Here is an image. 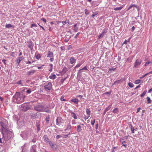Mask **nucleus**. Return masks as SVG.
<instances>
[{
  "mask_svg": "<svg viewBox=\"0 0 152 152\" xmlns=\"http://www.w3.org/2000/svg\"><path fill=\"white\" fill-rule=\"evenodd\" d=\"M56 77L55 75H51L50 76V79H54L56 78Z\"/></svg>",
  "mask_w": 152,
  "mask_h": 152,
  "instance_id": "obj_28",
  "label": "nucleus"
},
{
  "mask_svg": "<svg viewBox=\"0 0 152 152\" xmlns=\"http://www.w3.org/2000/svg\"><path fill=\"white\" fill-rule=\"evenodd\" d=\"M134 7H136L137 10L138 11L139 10V7L134 4H132L129 7V8L128 9V10H129L130 9H131V10H134Z\"/></svg>",
  "mask_w": 152,
  "mask_h": 152,
  "instance_id": "obj_8",
  "label": "nucleus"
},
{
  "mask_svg": "<svg viewBox=\"0 0 152 152\" xmlns=\"http://www.w3.org/2000/svg\"><path fill=\"white\" fill-rule=\"evenodd\" d=\"M23 58H24L23 56L18 57L16 59L15 61L16 62V63H17L18 65L19 64L20 62Z\"/></svg>",
  "mask_w": 152,
  "mask_h": 152,
  "instance_id": "obj_9",
  "label": "nucleus"
},
{
  "mask_svg": "<svg viewBox=\"0 0 152 152\" xmlns=\"http://www.w3.org/2000/svg\"><path fill=\"white\" fill-rule=\"evenodd\" d=\"M71 114L72 115H73L72 116L75 119H77V117L76 115V114L74 113L73 112H71Z\"/></svg>",
  "mask_w": 152,
  "mask_h": 152,
  "instance_id": "obj_26",
  "label": "nucleus"
},
{
  "mask_svg": "<svg viewBox=\"0 0 152 152\" xmlns=\"http://www.w3.org/2000/svg\"><path fill=\"white\" fill-rule=\"evenodd\" d=\"M67 39H69L71 38V36H70L69 35H68V34H66V37H65Z\"/></svg>",
  "mask_w": 152,
  "mask_h": 152,
  "instance_id": "obj_48",
  "label": "nucleus"
},
{
  "mask_svg": "<svg viewBox=\"0 0 152 152\" xmlns=\"http://www.w3.org/2000/svg\"><path fill=\"white\" fill-rule=\"evenodd\" d=\"M141 60L139 59L137 60L134 63V67H137L141 64Z\"/></svg>",
  "mask_w": 152,
  "mask_h": 152,
  "instance_id": "obj_11",
  "label": "nucleus"
},
{
  "mask_svg": "<svg viewBox=\"0 0 152 152\" xmlns=\"http://www.w3.org/2000/svg\"><path fill=\"white\" fill-rule=\"evenodd\" d=\"M147 102L148 103H151V100L149 97H148L147 98Z\"/></svg>",
  "mask_w": 152,
  "mask_h": 152,
  "instance_id": "obj_35",
  "label": "nucleus"
},
{
  "mask_svg": "<svg viewBox=\"0 0 152 152\" xmlns=\"http://www.w3.org/2000/svg\"><path fill=\"white\" fill-rule=\"evenodd\" d=\"M30 152H36V146L35 145H34L31 147V148L30 150Z\"/></svg>",
  "mask_w": 152,
  "mask_h": 152,
  "instance_id": "obj_16",
  "label": "nucleus"
},
{
  "mask_svg": "<svg viewBox=\"0 0 152 152\" xmlns=\"http://www.w3.org/2000/svg\"><path fill=\"white\" fill-rule=\"evenodd\" d=\"M67 71V69L66 67H65L62 70V72L64 73H65L66 71Z\"/></svg>",
  "mask_w": 152,
  "mask_h": 152,
  "instance_id": "obj_49",
  "label": "nucleus"
},
{
  "mask_svg": "<svg viewBox=\"0 0 152 152\" xmlns=\"http://www.w3.org/2000/svg\"><path fill=\"white\" fill-rule=\"evenodd\" d=\"M87 114L88 115H90V114L91 111L90 110L88 109H87L86 110Z\"/></svg>",
  "mask_w": 152,
  "mask_h": 152,
  "instance_id": "obj_29",
  "label": "nucleus"
},
{
  "mask_svg": "<svg viewBox=\"0 0 152 152\" xmlns=\"http://www.w3.org/2000/svg\"><path fill=\"white\" fill-rule=\"evenodd\" d=\"M36 141V139L35 138H33L32 141V142L35 143Z\"/></svg>",
  "mask_w": 152,
  "mask_h": 152,
  "instance_id": "obj_63",
  "label": "nucleus"
},
{
  "mask_svg": "<svg viewBox=\"0 0 152 152\" xmlns=\"http://www.w3.org/2000/svg\"><path fill=\"white\" fill-rule=\"evenodd\" d=\"M146 92H147V90H145L144 91V92H143V93L141 94L140 95V96L142 97H143L146 94Z\"/></svg>",
  "mask_w": 152,
  "mask_h": 152,
  "instance_id": "obj_30",
  "label": "nucleus"
},
{
  "mask_svg": "<svg viewBox=\"0 0 152 152\" xmlns=\"http://www.w3.org/2000/svg\"><path fill=\"white\" fill-rule=\"evenodd\" d=\"M80 34V32H78V33H77V34H76V36H75V38H77V37H78V36Z\"/></svg>",
  "mask_w": 152,
  "mask_h": 152,
  "instance_id": "obj_60",
  "label": "nucleus"
},
{
  "mask_svg": "<svg viewBox=\"0 0 152 152\" xmlns=\"http://www.w3.org/2000/svg\"><path fill=\"white\" fill-rule=\"evenodd\" d=\"M15 27L14 26L12 25L11 24H6V25L5 26V27L6 28H14Z\"/></svg>",
  "mask_w": 152,
  "mask_h": 152,
  "instance_id": "obj_22",
  "label": "nucleus"
},
{
  "mask_svg": "<svg viewBox=\"0 0 152 152\" xmlns=\"http://www.w3.org/2000/svg\"><path fill=\"white\" fill-rule=\"evenodd\" d=\"M104 35V34H103V33H102L99 36V39H100V38H102L103 37Z\"/></svg>",
  "mask_w": 152,
  "mask_h": 152,
  "instance_id": "obj_42",
  "label": "nucleus"
},
{
  "mask_svg": "<svg viewBox=\"0 0 152 152\" xmlns=\"http://www.w3.org/2000/svg\"><path fill=\"white\" fill-rule=\"evenodd\" d=\"M33 134L32 130L31 129H28L23 132L22 133V137L24 138H26L28 135H31Z\"/></svg>",
  "mask_w": 152,
  "mask_h": 152,
  "instance_id": "obj_4",
  "label": "nucleus"
},
{
  "mask_svg": "<svg viewBox=\"0 0 152 152\" xmlns=\"http://www.w3.org/2000/svg\"><path fill=\"white\" fill-rule=\"evenodd\" d=\"M37 25L36 24H31V27H37Z\"/></svg>",
  "mask_w": 152,
  "mask_h": 152,
  "instance_id": "obj_57",
  "label": "nucleus"
},
{
  "mask_svg": "<svg viewBox=\"0 0 152 152\" xmlns=\"http://www.w3.org/2000/svg\"><path fill=\"white\" fill-rule=\"evenodd\" d=\"M34 46V44L32 41L28 42L27 46L30 48L31 50H32L33 49Z\"/></svg>",
  "mask_w": 152,
  "mask_h": 152,
  "instance_id": "obj_10",
  "label": "nucleus"
},
{
  "mask_svg": "<svg viewBox=\"0 0 152 152\" xmlns=\"http://www.w3.org/2000/svg\"><path fill=\"white\" fill-rule=\"evenodd\" d=\"M43 138L44 139L45 141L48 142L49 141V139L46 135H44L43 137Z\"/></svg>",
  "mask_w": 152,
  "mask_h": 152,
  "instance_id": "obj_25",
  "label": "nucleus"
},
{
  "mask_svg": "<svg viewBox=\"0 0 152 152\" xmlns=\"http://www.w3.org/2000/svg\"><path fill=\"white\" fill-rule=\"evenodd\" d=\"M47 57L50 58L53 57V53L51 52L50 51H49L48 53Z\"/></svg>",
  "mask_w": 152,
  "mask_h": 152,
  "instance_id": "obj_15",
  "label": "nucleus"
},
{
  "mask_svg": "<svg viewBox=\"0 0 152 152\" xmlns=\"http://www.w3.org/2000/svg\"><path fill=\"white\" fill-rule=\"evenodd\" d=\"M37 131H39L40 129V128L39 125V124L37 125Z\"/></svg>",
  "mask_w": 152,
  "mask_h": 152,
  "instance_id": "obj_45",
  "label": "nucleus"
},
{
  "mask_svg": "<svg viewBox=\"0 0 152 152\" xmlns=\"http://www.w3.org/2000/svg\"><path fill=\"white\" fill-rule=\"evenodd\" d=\"M35 56L36 58L37 59H39L41 57V56L39 54L37 53H36L35 54Z\"/></svg>",
  "mask_w": 152,
  "mask_h": 152,
  "instance_id": "obj_24",
  "label": "nucleus"
},
{
  "mask_svg": "<svg viewBox=\"0 0 152 152\" xmlns=\"http://www.w3.org/2000/svg\"><path fill=\"white\" fill-rule=\"evenodd\" d=\"M98 13V12H95L93 13V14L92 15L91 17H94L95 15H97Z\"/></svg>",
  "mask_w": 152,
  "mask_h": 152,
  "instance_id": "obj_40",
  "label": "nucleus"
},
{
  "mask_svg": "<svg viewBox=\"0 0 152 152\" xmlns=\"http://www.w3.org/2000/svg\"><path fill=\"white\" fill-rule=\"evenodd\" d=\"M140 87V84L138 86H137L136 87L134 88V89H136L139 88Z\"/></svg>",
  "mask_w": 152,
  "mask_h": 152,
  "instance_id": "obj_62",
  "label": "nucleus"
},
{
  "mask_svg": "<svg viewBox=\"0 0 152 152\" xmlns=\"http://www.w3.org/2000/svg\"><path fill=\"white\" fill-rule=\"evenodd\" d=\"M81 125L83 126V124H81L80 125H79L77 126V132H79L82 130Z\"/></svg>",
  "mask_w": 152,
  "mask_h": 152,
  "instance_id": "obj_14",
  "label": "nucleus"
},
{
  "mask_svg": "<svg viewBox=\"0 0 152 152\" xmlns=\"http://www.w3.org/2000/svg\"><path fill=\"white\" fill-rule=\"evenodd\" d=\"M62 101H65L66 100L64 99V97L63 96H61V98L60 99Z\"/></svg>",
  "mask_w": 152,
  "mask_h": 152,
  "instance_id": "obj_50",
  "label": "nucleus"
},
{
  "mask_svg": "<svg viewBox=\"0 0 152 152\" xmlns=\"http://www.w3.org/2000/svg\"><path fill=\"white\" fill-rule=\"evenodd\" d=\"M36 72V70H31L30 71L27 72V75H33Z\"/></svg>",
  "mask_w": 152,
  "mask_h": 152,
  "instance_id": "obj_12",
  "label": "nucleus"
},
{
  "mask_svg": "<svg viewBox=\"0 0 152 152\" xmlns=\"http://www.w3.org/2000/svg\"><path fill=\"white\" fill-rule=\"evenodd\" d=\"M43 111H45L47 113H51V111L49 109H48L45 110H43Z\"/></svg>",
  "mask_w": 152,
  "mask_h": 152,
  "instance_id": "obj_41",
  "label": "nucleus"
},
{
  "mask_svg": "<svg viewBox=\"0 0 152 152\" xmlns=\"http://www.w3.org/2000/svg\"><path fill=\"white\" fill-rule=\"evenodd\" d=\"M22 80H20L19 81H18L17 82H16V83L18 85H22L23 84L22 83Z\"/></svg>",
  "mask_w": 152,
  "mask_h": 152,
  "instance_id": "obj_37",
  "label": "nucleus"
},
{
  "mask_svg": "<svg viewBox=\"0 0 152 152\" xmlns=\"http://www.w3.org/2000/svg\"><path fill=\"white\" fill-rule=\"evenodd\" d=\"M37 116V114H33L31 115V117L33 118H36V116Z\"/></svg>",
  "mask_w": 152,
  "mask_h": 152,
  "instance_id": "obj_32",
  "label": "nucleus"
},
{
  "mask_svg": "<svg viewBox=\"0 0 152 152\" xmlns=\"http://www.w3.org/2000/svg\"><path fill=\"white\" fill-rule=\"evenodd\" d=\"M41 20L44 22L45 23H46V20L44 18H42L41 19Z\"/></svg>",
  "mask_w": 152,
  "mask_h": 152,
  "instance_id": "obj_54",
  "label": "nucleus"
},
{
  "mask_svg": "<svg viewBox=\"0 0 152 152\" xmlns=\"http://www.w3.org/2000/svg\"><path fill=\"white\" fill-rule=\"evenodd\" d=\"M70 134V132L69 133V134H66V135H63L64 136V138H66L69 135V134Z\"/></svg>",
  "mask_w": 152,
  "mask_h": 152,
  "instance_id": "obj_52",
  "label": "nucleus"
},
{
  "mask_svg": "<svg viewBox=\"0 0 152 152\" xmlns=\"http://www.w3.org/2000/svg\"><path fill=\"white\" fill-rule=\"evenodd\" d=\"M141 81H142V80L139 79L135 81L134 83L135 84H137L139 83H140Z\"/></svg>",
  "mask_w": 152,
  "mask_h": 152,
  "instance_id": "obj_27",
  "label": "nucleus"
},
{
  "mask_svg": "<svg viewBox=\"0 0 152 152\" xmlns=\"http://www.w3.org/2000/svg\"><path fill=\"white\" fill-rule=\"evenodd\" d=\"M45 120L46 121H48H48L50 120V116L49 115L48 116L45 118Z\"/></svg>",
  "mask_w": 152,
  "mask_h": 152,
  "instance_id": "obj_39",
  "label": "nucleus"
},
{
  "mask_svg": "<svg viewBox=\"0 0 152 152\" xmlns=\"http://www.w3.org/2000/svg\"><path fill=\"white\" fill-rule=\"evenodd\" d=\"M31 92V89H29L26 91V93L27 94H30Z\"/></svg>",
  "mask_w": 152,
  "mask_h": 152,
  "instance_id": "obj_53",
  "label": "nucleus"
},
{
  "mask_svg": "<svg viewBox=\"0 0 152 152\" xmlns=\"http://www.w3.org/2000/svg\"><path fill=\"white\" fill-rule=\"evenodd\" d=\"M2 134L3 137L5 141H7L10 139L13 135V133L12 131H9L7 129L2 131Z\"/></svg>",
  "mask_w": 152,
  "mask_h": 152,
  "instance_id": "obj_2",
  "label": "nucleus"
},
{
  "mask_svg": "<svg viewBox=\"0 0 152 152\" xmlns=\"http://www.w3.org/2000/svg\"><path fill=\"white\" fill-rule=\"evenodd\" d=\"M118 111V109L117 108H115L113 110V112L114 113H116Z\"/></svg>",
  "mask_w": 152,
  "mask_h": 152,
  "instance_id": "obj_34",
  "label": "nucleus"
},
{
  "mask_svg": "<svg viewBox=\"0 0 152 152\" xmlns=\"http://www.w3.org/2000/svg\"><path fill=\"white\" fill-rule=\"evenodd\" d=\"M95 122V120H94L93 121H91V123L92 125H94V123Z\"/></svg>",
  "mask_w": 152,
  "mask_h": 152,
  "instance_id": "obj_55",
  "label": "nucleus"
},
{
  "mask_svg": "<svg viewBox=\"0 0 152 152\" xmlns=\"http://www.w3.org/2000/svg\"><path fill=\"white\" fill-rule=\"evenodd\" d=\"M107 32V30L106 29H104L103 30L102 33H103V34L104 35V34L106 33Z\"/></svg>",
  "mask_w": 152,
  "mask_h": 152,
  "instance_id": "obj_44",
  "label": "nucleus"
},
{
  "mask_svg": "<svg viewBox=\"0 0 152 152\" xmlns=\"http://www.w3.org/2000/svg\"><path fill=\"white\" fill-rule=\"evenodd\" d=\"M81 64L79 63L77 64V65L75 66V68L79 67Z\"/></svg>",
  "mask_w": 152,
  "mask_h": 152,
  "instance_id": "obj_51",
  "label": "nucleus"
},
{
  "mask_svg": "<svg viewBox=\"0 0 152 152\" xmlns=\"http://www.w3.org/2000/svg\"><path fill=\"white\" fill-rule=\"evenodd\" d=\"M135 28L134 27V26H133L132 28V31L133 32L134 31V30L135 29Z\"/></svg>",
  "mask_w": 152,
  "mask_h": 152,
  "instance_id": "obj_64",
  "label": "nucleus"
},
{
  "mask_svg": "<svg viewBox=\"0 0 152 152\" xmlns=\"http://www.w3.org/2000/svg\"><path fill=\"white\" fill-rule=\"evenodd\" d=\"M24 90L22 91L21 92H17L13 96V98L16 101L15 102L18 104H20L23 102L26 97L25 95L23 93Z\"/></svg>",
  "mask_w": 152,
  "mask_h": 152,
  "instance_id": "obj_1",
  "label": "nucleus"
},
{
  "mask_svg": "<svg viewBox=\"0 0 152 152\" xmlns=\"http://www.w3.org/2000/svg\"><path fill=\"white\" fill-rule=\"evenodd\" d=\"M83 70H88V69L87 68V67L86 66H85L83 68L81 69H80L79 70L78 72L77 73V77L81 76V71Z\"/></svg>",
  "mask_w": 152,
  "mask_h": 152,
  "instance_id": "obj_13",
  "label": "nucleus"
},
{
  "mask_svg": "<svg viewBox=\"0 0 152 152\" xmlns=\"http://www.w3.org/2000/svg\"><path fill=\"white\" fill-rule=\"evenodd\" d=\"M34 109L39 112L43 111L44 109V106L41 104H39L37 105L34 108Z\"/></svg>",
  "mask_w": 152,
  "mask_h": 152,
  "instance_id": "obj_5",
  "label": "nucleus"
},
{
  "mask_svg": "<svg viewBox=\"0 0 152 152\" xmlns=\"http://www.w3.org/2000/svg\"><path fill=\"white\" fill-rule=\"evenodd\" d=\"M70 63L71 64H72L74 63L75 62L76 60L73 57H72L70 59Z\"/></svg>",
  "mask_w": 152,
  "mask_h": 152,
  "instance_id": "obj_23",
  "label": "nucleus"
},
{
  "mask_svg": "<svg viewBox=\"0 0 152 152\" xmlns=\"http://www.w3.org/2000/svg\"><path fill=\"white\" fill-rule=\"evenodd\" d=\"M21 110L23 111L28 110L30 108V106L27 104H24L20 105Z\"/></svg>",
  "mask_w": 152,
  "mask_h": 152,
  "instance_id": "obj_6",
  "label": "nucleus"
},
{
  "mask_svg": "<svg viewBox=\"0 0 152 152\" xmlns=\"http://www.w3.org/2000/svg\"><path fill=\"white\" fill-rule=\"evenodd\" d=\"M111 107V105H110L107 107L105 109H107V111L110 109Z\"/></svg>",
  "mask_w": 152,
  "mask_h": 152,
  "instance_id": "obj_56",
  "label": "nucleus"
},
{
  "mask_svg": "<svg viewBox=\"0 0 152 152\" xmlns=\"http://www.w3.org/2000/svg\"><path fill=\"white\" fill-rule=\"evenodd\" d=\"M85 14L86 15H87L89 14V12H88V11L87 10V9H86L85 10Z\"/></svg>",
  "mask_w": 152,
  "mask_h": 152,
  "instance_id": "obj_43",
  "label": "nucleus"
},
{
  "mask_svg": "<svg viewBox=\"0 0 152 152\" xmlns=\"http://www.w3.org/2000/svg\"><path fill=\"white\" fill-rule=\"evenodd\" d=\"M61 118L60 117H57L56 119V124L57 125H59V122H60Z\"/></svg>",
  "mask_w": 152,
  "mask_h": 152,
  "instance_id": "obj_19",
  "label": "nucleus"
},
{
  "mask_svg": "<svg viewBox=\"0 0 152 152\" xmlns=\"http://www.w3.org/2000/svg\"><path fill=\"white\" fill-rule=\"evenodd\" d=\"M140 109H141V108L140 107L138 108L137 110V111L136 113H137L138 112H139Z\"/></svg>",
  "mask_w": 152,
  "mask_h": 152,
  "instance_id": "obj_59",
  "label": "nucleus"
},
{
  "mask_svg": "<svg viewBox=\"0 0 152 152\" xmlns=\"http://www.w3.org/2000/svg\"><path fill=\"white\" fill-rule=\"evenodd\" d=\"M152 64V61H148V62H147L145 64V66H148V64Z\"/></svg>",
  "mask_w": 152,
  "mask_h": 152,
  "instance_id": "obj_33",
  "label": "nucleus"
},
{
  "mask_svg": "<svg viewBox=\"0 0 152 152\" xmlns=\"http://www.w3.org/2000/svg\"><path fill=\"white\" fill-rule=\"evenodd\" d=\"M71 125H70V121H69L67 125V128H66V129L65 130V131H66L67 130L70 129H71Z\"/></svg>",
  "mask_w": 152,
  "mask_h": 152,
  "instance_id": "obj_21",
  "label": "nucleus"
},
{
  "mask_svg": "<svg viewBox=\"0 0 152 152\" xmlns=\"http://www.w3.org/2000/svg\"><path fill=\"white\" fill-rule=\"evenodd\" d=\"M152 74V71L149 72V73H147L145 74L144 75H142V77H140V79H142L145 77L146 76L148 75L149 74Z\"/></svg>",
  "mask_w": 152,
  "mask_h": 152,
  "instance_id": "obj_18",
  "label": "nucleus"
},
{
  "mask_svg": "<svg viewBox=\"0 0 152 152\" xmlns=\"http://www.w3.org/2000/svg\"><path fill=\"white\" fill-rule=\"evenodd\" d=\"M46 90H50L52 88V84L50 82L49 83L48 85H45L44 86Z\"/></svg>",
  "mask_w": 152,
  "mask_h": 152,
  "instance_id": "obj_7",
  "label": "nucleus"
},
{
  "mask_svg": "<svg viewBox=\"0 0 152 152\" xmlns=\"http://www.w3.org/2000/svg\"><path fill=\"white\" fill-rule=\"evenodd\" d=\"M7 121L6 120L2 117L0 118V125L2 131L7 129Z\"/></svg>",
  "mask_w": 152,
  "mask_h": 152,
  "instance_id": "obj_3",
  "label": "nucleus"
},
{
  "mask_svg": "<svg viewBox=\"0 0 152 152\" xmlns=\"http://www.w3.org/2000/svg\"><path fill=\"white\" fill-rule=\"evenodd\" d=\"M129 86L131 88H132L133 87L134 85L133 84L131 83H128Z\"/></svg>",
  "mask_w": 152,
  "mask_h": 152,
  "instance_id": "obj_38",
  "label": "nucleus"
},
{
  "mask_svg": "<svg viewBox=\"0 0 152 152\" xmlns=\"http://www.w3.org/2000/svg\"><path fill=\"white\" fill-rule=\"evenodd\" d=\"M71 101L72 102H74L76 104H78L79 100L75 98V99H72Z\"/></svg>",
  "mask_w": 152,
  "mask_h": 152,
  "instance_id": "obj_17",
  "label": "nucleus"
},
{
  "mask_svg": "<svg viewBox=\"0 0 152 152\" xmlns=\"http://www.w3.org/2000/svg\"><path fill=\"white\" fill-rule=\"evenodd\" d=\"M51 58L50 59V61L52 62V61H53L54 60V58L53 57H51Z\"/></svg>",
  "mask_w": 152,
  "mask_h": 152,
  "instance_id": "obj_58",
  "label": "nucleus"
},
{
  "mask_svg": "<svg viewBox=\"0 0 152 152\" xmlns=\"http://www.w3.org/2000/svg\"><path fill=\"white\" fill-rule=\"evenodd\" d=\"M129 127L130 128V129H131V131L132 133H134V131L135 130V129L134 128V127L132 126V124H130L129 126Z\"/></svg>",
  "mask_w": 152,
  "mask_h": 152,
  "instance_id": "obj_20",
  "label": "nucleus"
},
{
  "mask_svg": "<svg viewBox=\"0 0 152 152\" xmlns=\"http://www.w3.org/2000/svg\"><path fill=\"white\" fill-rule=\"evenodd\" d=\"M62 137V135H58L56 136V138L57 139H58Z\"/></svg>",
  "mask_w": 152,
  "mask_h": 152,
  "instance_id": "obj_47",
  "label": "nucleus"
},
{
  "mask_svg": "<svg viewBox=\"0 0 152 152\" xmlns=\"http://www.w3.org/2000/svg\"><path fill=\"white\" fill-rule=\"evenodd\" d=\"M50 69H49V71L51 72L52 71L53 65L52 64H50Z\"/></svg>",
  "mask_w": 152,
  "mask_h": 152,
  "instance_id": "obj_36",
  "label": "nucleus"
},
{
  "mask_svg": "<svg viewBox=\"0 0 152 152\" xmlns=\"http://www.w3.org/2000/svg\"><path fill=\"white\" fill-rule=\"evenodd\" d=\"M122 8V7H121L115 8L114 10H121Z\"/></svg>",
  "mask_w": 152,
  "mask_h": 152,
  "instance_id": "obj_31",
  "label": "nucleus"
},
{
  "mask_svg": "<svg viewBox=\"0 0 152 152\" xmlns=\"http://www.w3.org/2000/svg\"><path fill=\"white\" fill-rule=\"evenodd\" d=\"M62 23L63 25H64L65 24L69 23V20L63 21Z\"/></svg>",
  "mask_w": 152,
  "mask_h": 152,
  "instance_id": "obj_46",
  "label": "nucleus"
},
{
  "mask_svg": "<svg viewBox=\"0 0 152 152\" xmlns=\"http://www.w3.org/2000/svg\"><path fill=\"white\" fill-rule=\"evenodd\" d=\"M0 142L1 143H3L4 142L3 140H2L1 138H0Z\"/></svg>",
  "mask_w": 152,
  "mask_h": 152,
  "instance_id": "obj_61",
  "label": "nucleus"
}]
</instances>
